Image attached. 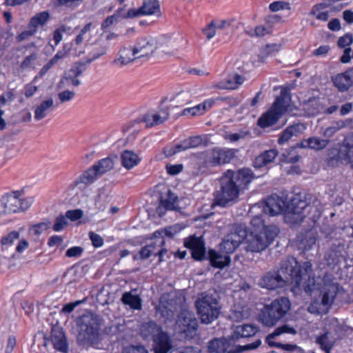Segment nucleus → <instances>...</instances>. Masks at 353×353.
Here are the masks:
<instances>
[{
  "label": "nucleus",
  "instance_id": "680f3d73",
  "mask_svg": "<svg viewBox=\"0 0 353 353\" xmlns=\"http://www.w3.org/2000/svg\"><path fill=\"white\" fill-rule=\"evenodd\" d=\"M36 83H37V81H34V79H33L31 83L27 84L24 87L23 92L24 95L27 98L32 97L37 91L38 87L35 85Z\"/></svg>",
  "mask_w": 353,
  "mask_h": 353
},
{
  "label": "nucleus",
  "instance_id": "e433bc0d",
  "mask_svg": "<svg viewBox=\"0 0 353 353\" xmlns=\"http://www.w3.org/2000/svg\"><path fill=\"white\" fill-rule=\"evenodd\" d=\"M196 94L194 90L188 89L181 90L175 94L171 101L176 105L183 106L192 101V96Z\"/></svg>",
  "mask_w": 353,
  "mask_h": 353
},
{
  "label": "nucleus",
  "instance_id": "49530a36",
  "mask_svg": "<svg viewBox=\"0 0 353 353\" xmlns=\"http://www.w3.org/2000/svg\"><path fill=\"white\" fill-rule=\"evenodd\" d=\"M122 302L130 305L134 310H140L141 308V299L138 295L131 292H125L122 296Z\"/></svg>",
  "mask_w": 353,
  "mask_h": 353
},
{
  "label": "nucleus",
  "instance_id": "13d9d810",
  "mask_svg": "<svg viewBox=\"0 0 353 353\" xmlns=\"http://www.w3.org/2000/svg\"><path fill=\"white\" fill-rule=\"evenodd\" d=\"M56 64H57V62H55L52 58L50 59L48 63H46L42 67L39 73L34 77V81H37L39 79L43 77L48 72V70Z\"/></svg>",
  "mask_w": 353,
  "mask_h": 353
},
{
  "label": "nucleus",
  "instance_id": "393cba45",
  "mask_svg": "<svg viewBox=\"0 0 353 353\" xmlns=\"http://www.w3.org/2000/svg\"><path fill=\"white\" fill-rule=\"evenodd\" d=\"M184 245L191 250L192 256L194 259L201 260L204 257L205 248L200 238L191 236L185 241Z\"/></svg>",
  "mask_w": 353,
  "mask_h": 353
},
{
  "label": "nucleus",
  "instance_id": "c756f323",
  "mask_svg": "<svg viewBox=\"0 0 353 353\" xmlns=\"http://www.w3.org/2000/svg\"><path fill=\"white\" fill-rule=\"evenodd\" d=\"M111 200L110 190L107 188H102L98 190L97 194L94 197V208L99 211H103Z\"/></svg>",
  "mask_w": 353,
  "mask_h": 353
},
{
  "label": "nucleus",
  "instance_id": "2eb2a0df",
  "mask_svg": "<svg viewBox=\"0 0 353 353\" xmlns=\"http://www.w3.org/2000/svg\"><path fill=\"white\" fill-rule=\"evenodd\" d=\"M160 15V5L157 0H144L141 8L130 9L127 12L118 14L121 18H134L141 15Z\"/></svg>",
  "mask_w": 353,
  "mask_h": 353
},
{
  "label": "nucleus",
  "instance_id": "58836bf2",
  "mask_svg": "<svg viewBox=\"0 0 353 353\" xmlns=\"http://www.w3.org/2000/svg\"><path fill=\"white\" fill-rule=\"evenodd\" d=\"M250 314L249 307L245 305H234L230 317L234 321H240L249 317Z\"/></svg>",
  "mask_w": 353,
  "mask_h": 353
},
{
  "label": "nucleus",
  "instance_id": "b1692460",
  "mask_svg": "<svg viewBox=\"0 0 353 353\" xmlns=\"http://www.w3.org/2000/svg\"><path fill=\"white\" fill-rule=\"evenodd\" d=\"M337 158L342 163L351 164L353 168V134L345 139Z\"/></svg>",
  "mask_w": 353,
  "mask_h": 353
},
{
  "label": "nucleus",
  "instance_id": "6e6552de",
  "mask_svg": "<svg viewBox=\"0 0 353 353\" xmlns=\"http://www.w3.org/2000/svg\"><path fill=\"white\" fill-rule=\"evenodd\" d=\"M221 190L216 195L215 204L225 206L238 200L240 188L234 181V172L227 170L221 179Z\"/></svg>",
  "mask_w": 353,
  "mask_h": 353
},
{
  "label": "nucleus",
  "instance_id": "e2e57ef3",
  "mask_svg": "<svg viewBox=\"0 0 353 353\" xmlns=\"http://www.w3.org/2000/svg\"><path fill=\"white\" fill-rule=\"evenodd\" d=\"M75 96V92L72 90H64L58 94V99L61 103L70 101Z\"/></svg>",
  "mask_w": 353,
  "mask_h": 353
},
{
  "label": "nucleus",
  "instance_id": "cd10ccee",
  "mask_svg": "<svg viewBox=\"0 0 353 353\" xmlns=\"http://www.w3.org/2000/svg\"><path fill=\"white\" fill-rule=\"evenodd\" d=\"M137 57L134 48L123 47L118 52L117 58L114 60V63L117 66H124L132 62Z\"/></svg>",
  "mask_w": 353,
  "mask_h": 353
},
{
  "label": "nucleus",
  "instance_id": "a18cd8bd",
  "mask_svg": "<svg viewBox=\"0 0 353 353\" xmlns=\"http://www.w3.org/2000/svg\"><path fill=\"white\" fill-rule=\"evenodd\" d=\"M281 46L278 43H269L263 46L260 51L259 58L261 61L270 56H273L281 50Z\"/></svg>",
  "mask_w": 353,
  "mask_h": 353
},
{
  "label": "nucleus",
  "instance_id": "0e129e2a",
  "mask_svg": "<svg viewBox=\"0 0 353 353\" xmlns=\"http://www.w3.org/2000/svg\"><path fill=\"white\" fill-rule=\"evenodd\" d=\"M122 353H148L143 345H130L125 347Z\"/></svg>",
  "mask_w": 353,
  "mask_h": 353
},
{
  "label": "nucleus",
  "instance_id": "5fc2aeb1",
  "mask_svg": "<svg viewBox=\"0 0 353 353\" xmlns=\"http://www.w3.org/2000/svg\"><path fill=\"white\" fill-rule=\"evenodd\" d=\"M250 133L248 130H242L235 133L227 134L225 139L229 140L231 142H236L241 139H245L250 137Z\"/></svg>",
  "mask_w": 353,
  "mask_h": 353
},
{
  "label": "nucleus",
  "instance_id": "3c124183",
  "mask_svg": "<svg viewBox=\"0 0 353 353\" xmlns=\"http://www.w3.org/2000/svg\"><path fill=\"white\" fill-rule=\"evenodd\" d=\"M50 228L49 222H41L32 225L28 230V234L31 236L38 237L46 232Z\"/></svg>",
  "mask_w": 353,
  "mask_h": 353
},
{
  "label": "nucleus",
  "instance_id": "aec40b11",
  "mask_svg": "<svg viewBox=\"0 0 353 353\" xmlns=\"http://www.w3.org/2000/svg\"><path fill=\"white\" fill-rule=\"evenodd\" d=\"M168 117V109L163 108L148 111L139 118V122L144 123L147 127H152L163 123Z\"/></svg>",
  "mask_w": 353,
  "mask_h": 353
},
{
  "label": "nucleus",
  "instance_id": "de8ad7c7",
  "mask_svg": "<svg viewBox=\"0 0 353 353\" xmlns=\"http://www.w3.org/2000/svg\"><path fill=\"white\" fill-rule=\"evenodd\" d=\"M310 14L314 16L316 19L323 21H327L330 17V12L323 3L315 5L312 8Z\"/></svg>",
  "mask_w": 353,
  "mask_h": 353
},
{
  "label": "nucleus",
  "instance_id": "f257e3e1",
  "mask_svg": "<svg viewBox=\"0 0 353 353\" xmlns=\"http://www.w3.org/2000/svg\"><path fill=\"white\" fill-rule=\"evenodd\" d=\"M279 233L278 227L265 225L262 216L257 215L252 219L248 228L241 225L234 227L220 244V249L223 253L229 255L243 242L247 251L260 252L272 243Z\"/></svg>",
  "mask_w": 353,
  "mask_h": 353
},
{
  "label": "nucleus",
  "instance_id": "338daca9",
  "mask_svg": "<svg viewBox=\"0 0 353 353\" xmlns=\"http://www.w3.org/2000/svg\"><path fill=\"white\" fill-rule=\"evenodd\" d=\"M183 166L182 164H167L165 169L167 172L170 175H176L183 170Z\"/></svg>",
  "mask_w": 353,
  "mask_h": 353
},
{
  "label": "nucleus",
  "instance_id": "864d4df0",
  "mask_svg": "<svg viewBox=\"0 0 353 353\" xmlns=\"http://www.w3.org/2000/svg\"><path fill=\"white\" fill-rule=\"evenodd\" d=\"M316 243V238L314 236V234L312 232L308 233L305 239H301L299 248L304 250V251H308Z\"/></svg>",
  "mask_w": 353,
  "mask_h": 353
},
{
  "label": "nucleus",
  "instance_id": "ddd939ff",
  "mask_svg": "<svg viewBox=\"0 0 353 353\" xmlns=\"http://www.w3.org/2000/svg\"><path fill=\"white\" fill-rule=\"evenodd\" d=\"M197 326V320L194 313L189 310H183L178 316L175 331L184 334L186 338H192L196 334Z\"/></svg>",
  "mask_w": 353,
  "mask_h": 353
},
{
  "label": "nucleus",
  "instance_id": "bb28decb",
  "mask_svg": "<svg viewBox=\"0 0 353 353\" xmlns=\"http://www.w3.org/2000/svg\"><path fill=\"white\" fill-rule=\"evenodd\" d=\"M214 104L213 99H208L203 103L191 108H187L182 110L181 115L182 116H201L208 111Z\"/></svg>",
  "mask_w": 353,
  "mask_h": 353
},
{
  "label": "nucleus",
  "instance_id": "603ef678",
  "mask_svg": "<svg viewBox=\"0 0 353 353\" xmlns=\"http://www.w3.org/2000/svg\"><path fill=\"white\" fill-rule=\"evenodd\" d=\"M245 33L250 37H264L269 33V30L263 26H258L255 28L247 27Z\"/></svg>",
  "mask_w": 353,
  "mask_h": 353
},
{
  "label": "nucleus",
  "instance_id": "774afa93",
  "mask_svg": "<svg viewBox=\"0 0 353 353\" xmlns=\"http://www.w3.org/2000/svg\"><path fill=\"white\" fill-rule=\"evenodd\" d=\"M89 236L94 247L100 248L103 245V239L99 234L90 232Z\"/></svg>",
  "mask_w": 353,
  "mask_h": 353
},
{
  "label": "nucleus",
  "instance_id": "5701e85b",
  "mask_svg": "<svg viewBox=\"0 0 353 353\" xmlns=\"http://www.w3.org/2000/svg\"><path fill=\"white\" fill-rule=\"evenodd\" d=\"M142 159L141 152L125 150L120 154L121 164L127 170H130L139 165Z\"/></svg>",
  "mask_w": 353,
  "mask_h": 353
},
{
  "label": "nucleus",
  "instance_id": "4468645a",
  "mask_svg": "<svg viewBox=\"0 0 353 353\" xmlns=\"http://www.w3.org/2000/svg\"><path fill=\"white\" fill-rule=\"evenodd\" d=\"M181 39V37L179 36L176 37L163 36L158 38L157 39V56L159 58H163L174 55L179 48V41Z\"/></svg>",
  "mask_w": 353,
  "mask_h": 353
},
{
  "label": "nucleus",
  "instance_id": "4be33fe9",
  "mask_svg": "<svg viewBox=\"0 0 353 353\" xmlns=\"http://www.w3.org/2000/svg\"><path fill=\"white\" fill-rule=\"evenodd\" d=\"M93 26L92 23H88L84 27H83L74 39L70 43L71 48H72V50L77 54H81L83 52V47L85 44V42L87 41L91 37Z\"/></svg>",
  "mask_w": 353,
  "mask_h": 353
},
{
  "label": "nucleus",
  "instance_id": "8fccbe9b",
  "mask_svg": "<svg viewBox=\"0 0 353 353\" xmlns=\"http://www.w3.org/2000/svg\"><path fill=\"white\" fill-rule=\"evenodd\" d=\"M94 167L100 175L110 171L114 167V161L111 158H104L95 163Z\"/></svg>",
  "mask_w": 353,
  "mask_h": 353
},
{
  "label": "nucleus",
  "instance_id": "4d7b16f0",
  "mask_svg": "<svg viewBox=\"0 0 353 353\" xmlns=\"http://www.w3.org/2000/svg\"><path fill=\"white\" fill-rule=\"evenodd\" d=\"M48 245L50 248H58L63 250L65 245L63 243V238L59 235H52L48 241Z\"/></svg>",
  "mask_w": 353,
  "mask_h": 353
},
{
  "label": "nucleus",
  "instance_id": "f8f14e48",
  "mask_svg": "<svg viewBox=\"0 0 353 353\" xmlns=\"http://www.w3.org/2000/svg\"><path fill=\"white\" fill-rule=\"evenodd\" d=\"M343 327L339 321L332 318L329 319V324L326 327L325 332L316 337V341L321 348L326 353H330L336 342L342 337L341 332Z\"/></svg>",
  "mask_w": 353,
  "mask_h": 353
},
{
  "label": "nucleus",
  "instance_id": "c85d7f7f",
  "mask_svg": "<svg viewBox=\"0 0 353 353\" xmlns=\"http://www.w3.org/2000/svg\"><path fill=\"white\" fill-rule=\"evenodd\" d=\"M259 331L257 326L253 324H243L233 328L231 338L234 341L240 338H248L255 335Z\"/></svg>",
  "mask_w": 353,
  "mask_h": 353
},
{
  "label": "nucleus",
  "instance_id": "9b49d317",
  "mask_svg": "<svg viewBox=\"0 0 353 353\" xmlns=\"http://www.w3.org/2000/svg\"><path fill=\"white\" fill-rule=\"evenodd\" d=\"M78 340L84 345H90L96 348H100L99 324L95 317L92 316L83 317L79 325Z\"/></svg>",
  "mask_w": 353,
  "mask_h": 353
},
{
  "label": "nucleus",
  "instance_id": "412c9836",
  "mask_svg": "<svg viewBox=\"0 0 353 353\" xmlns=\"http://www.w3.org/2000/svg\"><path fill=\"white\" fill-rule=\"evenodd\" d=\"M202 143L203 139L200 136L189 137L174 146L166 147L164 153L166 157H171L187 149L199 147Z\"/></svg>",
  "mask_w": 353,
  "mask_h": 353
},
{
  "label": "nucleus",
  "instance_id": "37998d69",
  "mask_svg": "<svg viewBox=\"0 0 353 353\" xmlns=\"http://www.w3.org/2000/svg\"><path fill=\"white\" fill-rule=\"evenodd\" d=\"M72 32V29L66 25H61L58 26L53 31L52 34V41L54 42V45H52L53 48L57 46L63 39V34H70Z\"/></svg>",
  "mask_w": 353,
  "mask_h": 353
},
{
  "label": "nucleus",
  "instance_id": "423d86ee",
  "mask_svg": "<svg viewBox=\"0 0 353 353\" xmlns=\"http://www.w3.org/2000/svg\"><path fill=\"white\" fill-rule=\"evenodd\" d=\"M292 110L291 99L285 92H281L270 109L264 113L258 120V125L261 128H267L274 124L280 117L287 112Z\"/></svg>",
  "mask_w": 353,
  "mask_h": 353
},
{
  "label": "nucleus",
  "instance_id": "7ed1b4c3",
  "mask_svg": "<svg viewBox=\"0 0 353 353\" xmlns=\"http://www.w3.org/2000/svg\"><path fill=\"white\" fill-rule=\"evenodd\" d=\"M310 206L299 197L293 198L286 205L285 201L276 195L272 196L261 205L256 204L251 208L252 212L263 208L265 214L276 216L285 212V221L290 225L299 223L304 217V211Z\"/></svg>",
  "mask_w": 353,
  "mask_h": 353
},
{
  "label": "nucleus",
  "instance_id": "0eeeda50",
  "mask_svg": "<svg viewBox=\"0 0 353 353\" xmlns=\"http://www.w3.org/2000/svg\"><path fill=\"white\" fill-rule=\"evenodd\" d=\"M290 302L288 299L282 297L265 305L260 315L263 325L267 327L275 325L289 311Z\"/></svg>",
  "mask_w": 353,
  "mask_h": 353
},
{
  "label": "nucleus",
  "instance_id": "09e8293b",
  "mask_svg": "<svg viewBox=\"0 0 353 353\" xmlns=\"http://www.w3.org/2000/svg\"><path fill=\"white\" fill-rule=\"evenodd\" d=\"M20 234L17 231H12L3 236L1 240V248L2 251L10 248L16 240L19 239Z\"/></svg>",
  "mask_w": 353,
  "mask_h": 353
},
{
  "label": "nucleus",
  "instance_id": "a878e982",
  "mask_svg": "<svg viewBox=\"0 0 353 353\" xmlns=\"http://www.w3.org/2000/svg\"><path fill=\"white\" fill-rule=\"evenodd\" d=\"M332 80L334 85L339 91L347 90L353 85V68H349L345 72L337 74Z\"/></svg>",
  "mask_w": 353,
  "mask_h": 353
},
{
  "label": "nucleus",
  "instance_id": "39448f33",
  "mask_svg": "<svg viewBox=\"0 0 353 353\" xmlns=\"http://www.w3.org/2000/svg\"><path fill=\"white\" fill-rule=\"evenodd\" d=\"M140 332L145 339L153 341L154 353H182V347H173L170 337L156 323L150 321L143 324Z\"/></svg>",
  "mask_w": 353,
  "mask_h": 353
},
{
  "label": "nucleus",
  "instance_id": "9d476101",
  "mask_svg": "<svg viewBox=\"0 0 353 353\" xmlns=\"http://www.w3.org/2000/svg\"><path fill=\"white\" fill-rule=\"evenodd\" d=\"M201 323L210 324L218 319L221 305L217 299L212 295L201 294L195 303Z\"/></svg>",
  "mask_w": 353,
  "mask_h": 353
},
{
  "label": "nucleus",
  "instance_id": "473e14b6",
  "mask_svg": "<svg viewBox=\"0 0 353 353\" xmlns=\"http://www.w3.org/2000/svg\"><path fill=\"white\" fill-rule=\"evenodd\" d=\"M82 72V67L81 65L73 66L61 79L60 83L63 86L79 85L80 82L77 77L81 74Z\"/></svg>",
  "mask_w": 353,
  "mask_h": 353
},
{
  "label": "nucleus",
  "instance_id": "1a4fd4ad",
  "mask_svg": "<svg viewBox=\"0 0 353 353\" xmlns=\"http://www.w3.org/2000/svg\"><path fill=\"white\" fill-rule=\"evenodd\" d=\"M231 336L229 337L215 338L208 343V353H241L245 351L254 350L261 344V340H256L253 343L245 345H234Z\"/></svg>",
  "mask_w": 353,
  "mask_h": 353
},
{
  "label": "nucleus",
  "instance_id": "79ce46f5",
  "mask_svg": "<svg viewBox=\"0 0 353 353\" xmlns=\"http://www.w3.org/2000/svg\"><path fill=\"white\" fill-rule=\"evenodd\" d=\"M50 18V14L48 12L43 11L39 12L34 15L30 20L28 27L33 28L37 31L39 26H43L46 24Z\"/></svg>",
  "mask_w": 353,
  "mask_h": 353
},
{
  "label": "nucleus",
  "instance_id": "f704fd0d",
  "mask_svg": "<svg viewBox=\"0 0 353 353\" xmlns=\"http://www.w3.org/2000/svg\"><path fill=\"white\" fill-rule=\"evenodd\" d=\"M254 176L250 169H242L234 172V181L240 189H244L253 180Z\"/></svg>",
  "mask_w": 353,
  "mask_h": 353
},
{
  "label": "nucleus",
  "instance_id": "a211bd4d",
  "mask_svg": "<svg viewBox=\"0 0 353 353\" xmlns=\"http://www.w3.org/2000/svg\"><path fill=\"white\" fill-rule=\"evenodd\" d=\"M165 243V240L161 236V233L156 232L154 234V239L152 241L142 248L140 251V255L142 259H147L152 255L159 254L162 256L165 250L163 248Z\"/></svg>",
  "mask_w": 353,
  "mask_h": 353
},
{
  "label": "nucleus",
  "instance_id": "c9c22d12",
  "mask_svg": "<svg viewBox=\"0 0 353 353\" xmlns=\"http://www.w3.org/2000/svg\"><path fill=\"white\" fill-rule=\"evenodd\" d=\"M305 126L301 123H297L287 128L279 139V144H283L287 142L292 137L297 136L303 133L305 130Z\"/></svg>",
  "mask_w": 353,
  "mask_h": 353
},
{
  "label": "nucleus",
  "instance_id": "ea45409f",
  "mask_svg": "<svg viewBox=\"0 0 353 353\" xmlns=\"http://www.w3.org/2000/svg\"><path fill=\"white\" fill-rule=\"evenodd\" d=\"M52 341L56 350L65 352L67 350V341L62 330L54 329L52 330Z\"/></svg>",
  "mask_w": 353,
  "mask_h": 353
},
{
  "label": "nucleus",
  "instance_id": "7c9ffc66",
  "mask_svg": "<svg viewBox=\"0 0 353 353\" xmlns=\"http://www.w3.org/2000/svg\"><path fill=\"white\" fill-rule=\"evenodd\" d=\"M208 255L211 265L216 268L222 269L228 266L231 261L228 254L220 253L214 250H210Z\"/></svg>",
  "mask_w": 353,
  "mask_h": 353
},
{
  "label": "nucleus",
  "instance_id": "2f4dec72",
  "mask_svg": "<svg viewBox=\"0 0 353 353\" xmlns=\"http://www.w3.org/2000/svg\"><path fill=\"white\" fill-rule=\"evenodd\" d=\"M328 140L323 139L317 137H312L303 139L297 144V148L320 150L324 149L328 144Z\"/></svg>",
  "mask_w": 353,
  "mask_h": 353
},
{
  "label": "nucleus",
  "instance_id": "69168bd1",
  "mask_svg": "<svg viewBox=\"0 0 353 353\" xmlns=\"http://www.w3.org/2000/svg\"><path fill=\"white\" fill-rule=\"evenodd\" d=\"M83 252V249L80 246H74L69 248L66 252L65 256L69 258L80 256Z\"/></svg>",
  "mask_w": 353,
  "mask_h": 353
},
{
  "label": "nucleus",
  "instance_id": "c03bdc74",
  "mask_svg": "<svg viewBox=\"0 0 353 353\" xmlns=\"http://www.w3.org/2000/svg\"><path fill=\"white\" fill-rule=\"evenodd\" d=\"M100 175V174L98 172L97 170L93 165L90 168H89L88 170H86L85 172H83L76 181H75V185H78L79 183H83V184H89L92 183L97 176Z\"/></svg>",
  "mask_w": 353,
  "mask_h": 353
},
{
  "label": "nucleus",
  "instance_id": "bf43d9fd",
  "mask_svg": "<svg viewBox=\"0 0 353 353\" xmlns=\"http://www.w3.org/2000/svg\"><path fill=\"white\" fill-rule=\"evenodd\" d=\"M68 219L66 216L60 215L57 217L53 225V230L55 232H60L68 225Z\"/></svg>",
  "mask_w": 353,
  "mask_h": 353
},
{
  "label": "nucleus",
  "instance_id": "052dcab7",
  "mask_svg": "<svg viewBox=\"0 0 353 353\" xmlns=\"http://www.w3.org/2000/svg\"><path fill=\"white\" fill-rule=\"evenodd\" d=\"M65 216L68 219L74 222L81 219L83 217V212L80 209L70 210L65 212Z\"/></svg>",
  "mask_w": 353,
  "mask_h": 353
},
{
  "label": "nucleus",
  "instance_id": "72a5a7b5",
  "mask_svg": "<svg viewBox=\"0 0 353 353\" xmlns=\"http://www.w3.org/2000/svg\"><path fill=\"white\" fill-rule=\"evenodd\" d=\"M54 101L48 98L38 105L34 110V119L40 121L45 118L53 110Z\"/></svg>",
  "mask_w": 353,
  "mask_h": 353
},
{
  "label": "nucleus",
  "instance_id": "dca6fc26",
  "mask_svg": "<svg viewBox=\"0 0 353 353\" xmlns=\"http://www.w3.org/2000/svg\"><path fill=\"white\" fill-rule=\"evenodd\" d=\"M234 155L235 151L232 149L214 148L208 152L205 163L211 166L227 163Z\"/></svg>",
  "mask_w": 353,
  "mask_h": 353
},
{
  "label": "nucleus",
  "instance_id": "6e6d98bb",
  "mask_svg": "<svg viewBox=\"0 0 353 353\" xmlns=\"http://www.w3.org/2000/svg\"><path fill=\"white\" fill-rule=\"evenodd\" d=\"M269 8L272 12H279V11H288L290 10V4L286 1H274L270 4Z\"/></svg>",
  "mask_w": 353,
  "mask_h": 353
},
{
  "label": "nucleus",
  "instance_id": "f3484780",
  "mask_svg": "<svg viewBox=\"0 0 353 353\" xmlns=\"http://www.w3.org/2000/svg\"><path fill=\"white\" fill-rule=\"evenodd\" d=\"M157 39L150 36H143L139 37L134 46L137 57L149 58L157 50Z\"/></svg>",
  "mask_w": 353,
  "mask_h": 353
},
{
  "label": "nucleus",
  "instance_id": "4c0bfd02",
  "mask_svg": "<svg viewBox=\"0 0 353 353\" xmlns=\"http://www.w3.org/2000/svg\"><path fill=\"white\" fill-rule=\"evenodd\" d=\"M245 81V78L243 76L232 74L230 75L225 82L219 83L216 85V87L220 89H230L234 90L236 89L240 85H241Z\"/></svg>",
  "mask_w": 353,
  "mask_h": 353
},
{
  "label": "nucleus",
  "instance_id": "f03ea898",
  "mask_svg": "<svg viewBox=\"0 0 353 353\" xmlns=\"http://www.w3.org/2000/svg\"><path fill=\"white\" fill-rule=\"evenodd\" d=\"M312 263L304 262L301 265L293 256L287 257L281 263L279 271H270L265 273L259 281V285L263 288L274 290L286 285L299 286L306 281Z\"/></svg>",
  "mask_w": 353,
  "mask_h": 353
},
{
  "label": "nucleus",
  "instance_id": "6ab92c4d",
  "mask_svg": "<svg viewBox=\"0 0 353 353\" xmlns=\"http://www.w3.org/2000/svg\"><path fill=\"white\" fill-rule=\"evenodd\" d=\"M19 196L21 192L16 191L2 196L0 199V213L10 214L20 212Z\"/></svg>",
  "mask_w": 353,
  "mask_h": 353
},
{
  "label": "nucleus",
  "instance_id": "a19ab883",
  "mask_svg": "<svg viewBox=\"0 0 353 353\" xmlns=\"http://www.w3.org/2000/svg\"><path fill=\"white\" fill-rule=\"evenodd\" d=\"M277 155L278 152L274 149L267 150L256 158L254 165L256 168L265 166L272 162Z\"/></svg>",
  "mask_w": 353,
  "mask_h": 353
},
{
  "label": "nucleus",
  "instance_id": "20e7f679",
  "mask_svg": "<svg viewBox=\"0 0 353 353\" xmlns=\"http://www.w3.org/2000/svg\"><path fill=\"white\" fill-rule=\"evenodd\" d=\"M309 271L308 277L301 285L305 288V290L310 292L312 295L315 296L316 292H319L318 298H314L313 301L308 307V312L312 314H327L331 308L335 297L339 291V285L334 282H324L322 285L316 288V285L307 284L310 279V273Z\"/></svg>",
  "mask_w": 353,
  "mask_h": 353
}]
</instances>
